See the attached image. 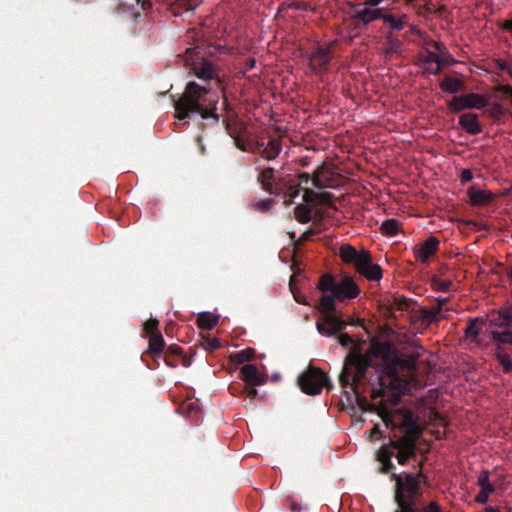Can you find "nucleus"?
Segmentation results:
<instances>
[{
	"mask_svg": "<svg viewBox=\"0 0 512 512\" xmlns=\"http://www.w3.org/2000/svg\"><path fill=\"white\" fill-rule=\"evenodd\" d=\"M218 97L212 96L210 89L194 81L189 82L183 94L174 102L175 117L184 120L193 114H200L203 119L213 118L217 123L216 113Z\"/></svg>",
	"mask_w": 512,
	"mask_h": 512,
	"instance_id": "nucleus-6",
	"label": "nucleus"
},
{
	"mask_svg": "<svg viewBox=\"0 0 512 512\" xmlns=\"http://www.w3.org/2000/svg\"><path fill=\"white\" fill-rule=\"evenodd\" d=\"M356 272L369 281H380L383 277L382 268L378 264L373 263L370 253L358 266Z\"/></svg>",
	"mask_w": 512,
	"mask_h": 512,
	"instance_id": "nucleus-18",
	"label": "nucleus"
},
{
	"mask_svg": "<svg viewBox=\"0 0 512 512\" xmlns=\"http://www.w3.org/2000/svg\"><path fill=\"white\" fill-rule=\"evenodd\" d=\"M430 420L433 423H435L437 425H441V426H446V424H447V422L444 419V417L439 412H437L436 410H432L430 412Z\"/></svg>",
	"mask_w": 512,
	"mask_h": 512,
	"instance_id": "nucleus-42",
	"label": "nucleus"
},
{
	"mask_svg": "<svg viewBox=\"0 0 512 512\" xmlns=\"http://www.w3.org/2000/svg\"><path fill=\"white\" fill-rule=\"evenodd\" d=\"M410 7L414 9L418 15H423L424 13H429L432 11L430 0L416 1V4L411 5Z\"/></svg>",
	"mask_w": 512,
	"mask_h": 512,
	"instance_id": "nucleus-38",
	"label": "nucleus"
},
{
	"mask_svg": "<svg viewBox=\"0 0 512 512\" xmlns=\"http://www.w3.org/2000/svg\"><path fill=\"white\" fill-rule=\"evenodd\" d=\"M273 200L272 199H264L258 202V207L262 210H268L272 207Z\"/></svg>",
	"mask_w": 512,
	"mask_h": 512,
	"instance_id": "nucleus-54",
	"label": "nucleus"
},
{
	"mask_svg": "<svg viewBox=\"0 0 512 512\" xmlns=\"http://www.w3.org/2000/svg\"><path fill=\"white\" fill-rule=\"evenodd\" d=\"M371 352L374 356L375 379L368 380L371 385V397L373 399L384 396L387 383L384 377L391 380L398 379V370L406 371L414 377L418 373V358L425 352L421 346L408 354L399 355L397 349L389 341L373 340L371 342Z\"/></svg>",
	"mask_w": 512,
	"mask_h": 512,
	"instance_id": "nucleus-2",
	"label": "nucleus"
},
{
	"mask_svg": "<svg viewBox=\"0 0 512 512\" xmlns=\"http://www.w3.org/2000/svg\"><path fill=\"white\" fill-rule=\"evenodd\" d=\"M378 414L386 427L399 429L402 435L391 439L389 445H382L377 452V460L381 463L383 473H389L395 468L391 458L394 451L395 457L400 465H405L410 459L416 457L417 442L422 436L423 428L419 423V416L411 409L398 408L389 411L382 405Z\"/></svg>",
	"mask_w": 512,
	"mask_h": 512,
	"instance_id": "nucleus-1",
	"label": "nucleus"
},
{
	"mask_svg": "<svg viewBox=\"0 0 512 512\" xmlns=\"http://www.w3.org/2000/svg\"><path fill=\"white\" fill-rule=\"evenodd\" d=\"M427 44L433 47L435 50L439 51L440 53H444L447 51L445 45L441 42L431 40Z\"/></svg>",
	"mask_w": 512,
	"mask_h": 512,
	"instance_id": "nucleus-51",
	"label": "nucleus"
},
{
	"mask_svg": "<svg viewBox=\"0 0 512 512\" xmlns=\"http://www.w3.org/2000/svg\"><path fill=\"white\" fill-rule=\"evenodd\" d=\"M502 28L510 33H512V18L504 21L502 24Z\"/></svg>",
	"mask_w": 512,
	"mask_h": 512,
	"instance_id": "nucleus-58",
	"label": "nucleus"
},
{
	"mask_svg": "<svg viewBox=\"0 0 512 512\" xmlns=\"http://www.w3.org/2000/svg\"><path fill=\"white\" fill-rule=\"evenodd\" d=\"M219 322V316L210 312H202L198 315L197 325L201 329L211 330Z\"/></svg>",
	"mask_w": 512,
	"mask_h": 512,
	"instance_id": "nucleus-26",
	"label": "nucleus"
},
{
	"mask_svg": "<svg viewBox=\"0 0 512 512\" xmlns=\"http://www.w3.org/2000/svg\"><path fill=\"white\" fill-rule=\"evenodd\" d=\"M190 65L194 75L199 79L206 81L218 78L216 66L204 57H197Z\"/></svg>",
	"mask_w": 512,
	"mask_h": 512,
	"instance_id": "nucleus-15",
	"label": "nucleus"
},
{
	"mask_svg": "<svg viewBox=\"0 0 512 512\" xmlns=\"http://www.w3.org/2000/svg\"><path fill=\"white\" fill-rule=\"evenodd\" d=\"M240 379L248 386H258L265 382L257 367L253 364H245L239 372Z\"/></svg>",
	"mask_w": 512,
	"mask_h": 512,
	"instance_id": "nucleus-20",
	"label": "nucleus"
},
{
	"mask_svg": "<svg viewBox=\"0 0 512 512\" xmlns=\"http://www.w3.org/2000/svg\"><path fill=\"white\" fill-rule=\"evenodd\" d=\"M496 489V480H492L490 484L481 487V491L486 493L488 496L492 494Z\"/></svg>",
	"mask_w": 512,
	"mask_h": 512,
	"instance_id": "nucleus-50",
	"label": "nucleus"
},
{
	"mask_svg": "<svg viewBox=\"0 0 512 512\" xmlns=\"http://www.w3.org/2000/svg\"><path fill=\"white\" fill-rule=\"evenodd\" d=\"M243 394H245L246 397H248L250 399H254L258 395V392L255 389V386L246 385L243 387Z\"/></svg>",
	"mask_w": 512,
	"mask_h": 512,
	"instance_id": "nucleus-46",
	"label": "nucleus"
},
{
	"mask_svg": "<svg viewBox=\"0 0 512 512\" xmlns=\"http://www.w3.org/2000/svg\"><path fill=\"white\" fill-rule=\"evenodd\" d=\"M391 479L395 481L394 501L397 509L394 512H443L435 501L421 504L422 484L428 485V478L421 469L418 472L392 473Z\"/></svg>",
	"mask_w": 512,
	"mask_h": 512,
	"instance_id": "nucleus-5",
	"label": "nucleus"
},
{
	"mask_svg": "<svg viewBox=\"0 0 512 512\" xmlns=\"http://www.w3.org/2000/svg\"><path fill=\"white\" fill-rule=\"evenodd\" d=\"M337 286V281L335 280L334 276L332 274H324L320 277L319 283H318V289L324 292L325 294L327 292H330L331 294H335Z\"/></svg>",
	"mask_w": 512,
	"mask_h": 512,
	"instance_id": "nucleus-27",
	"label": "nucleus"
},
{
	"mask_svg": "<svg viewBox=\"0 0 512 512\" xmlns=\"http://www.w3.org/2000/svg\"><path fill=\"white\" fill-rule=\"evenodd\" d=\"M463 82L460 79L446 76L440 83V87L443 91L455 94L463 88Z\"/></svg>",
	"mask_w": 512,
	"mask_h": 512,
	"instance_id": "nucleus-28",
	"label": "nucleus"
},
{
	"mask_svg": "<svg viewBox=\"0 0 512 512\" xmlns=\"http://www.w3.org/2000/svg\"><path fill=\"white\" fill-rule=\"evenodd\" d=\"M144 327V331L149 335L151 336L152 334L154 333H161L159 330H158V320L156 319H149L148 321H146L143 325Z\"/></svg>",
	"mask_w": 512,
	"mask_h": 512,
	"instance_id": "nucleus-40",
	"label": "nucleus"
},
{
	"mask_svg": "<svg viewBox=\"0 0 512 512\" xmlns=\"http://www.w3.org/2000/svg\"><path fill=\"white\" fill-rule=\"evenodd\" d=\"M295 219L302 224H306L311 221L312 209L304 204H299L294 208Z\"/></svg>",
	"mask_w": 512,
	"mask_h": 512,
	"instance_id": "nucleus-30",
	"label": "nucleus"
},
{
	"mask_svg": "<svg viewBox=\"0 0 512 512\" xmlns=\"http://www.w3.org/2000/svg\"><path fill=\"white\" fill-rule=\"evenodd\" d=\"M282 135L269 137L268 142L263 144L262 158L268 161L276 159L282 151Z\"/></svg>",
	"mask_w": 512,
	"mask_h": 512,
	"instance_id": "nucleus-22",
	"label": "nucleus"
},
{
	"mask_svg": "<svg viewBox=\"0 0 512 512\" xmlns=\"http://www.w3.org/2000/svg\"><path fill=\"white\" fill-rule=\"evenodd\" d=\"M129 7H134L135 5H140L143 10H147L151 8L152 3L150 0H130L129 2L125 3Z\"/></svg>",
	"mask_w": 512,
	"mask_h": 512,
	"instance_id": "nucleus-44",
	"label": "nucleus"
},
{
	"mask_svg": "<svg viewBox=\"0 0 512 512\" xmlns=\"http://www.w3.org/2000/svg\"><path fill=\"white\" fill-rule=\"evenodd\" d=\"M431 63L442 64L443 58L440 54L427 50V55L420 58V65L425 66Z\"/></svg>",
	"mask_w": 512,
	"mask_h": 512,
	"instance_id": "nucleus-35",
	"label": "nucleus"
},
{
	"mask_svg": "<svg viewBox=\"0 0 512 512\" xmlns=\"http://www.w3.org/2000/svg\"><path fill=\"white\" fill-rule=\"evenodd\" d=\"M439 244L435 236L428 237L422 244L413 248L416 258L422 263H428L430 257L438 251Z\"/></svg>",
	"mask_w": 512,
	"mask_h": 512,
	"instance_id": "nucleus-17",
	"label": "nucleus"
},
{
	"mask_svg": "<svg viewBox=\"0 0 512 512\" xmlns=\"http://www.w3.org/2000/svg\"><path fill=\"white\" fill-rule=\"evenodd\" d=\"M383 1H384V0H365L364 5L371 6V7H377V8H380V7H379V5H380Z\"/></svg>",
	"mask_w": 512,
	"mask_h": 512,
	"instance_id": "nucleus-56",
	"label": "nucleus"
},
{
	"mask_svg": "<svg viewBox=\"0 0 512 512\" xmlns=\"http://www.w3.org/2000/svg\"><path fill=\"white\" fill-rule=\"evenodd\" d=\"M400 223L397 219L390 218L382 222L380 230L383 235L395 236L399 232Z\"/></svg>",
	"mask_w": 512,
	"mask_h": 512,
	"instance_id": "nucleus-31",
	"label": "nucleus"
},
{
	"mask_svg": "<svg viewBox=\"0 0 512 512\" xmlns=\"http://www.w3.org/2000/svg\"><path fill=\"white\" fill-rule=\"evenodd\" d=\"M488 104L487 99L480 94L468 93L455 96L449 103V108L453 112H460L464 109H481Z\"/></svg>",
	"mask_w": 512,
	"mask_h": 512,
	"instance_id": "nucleus-10",
	"label": "nucleus"
},
{
	"mask_svg": "<svg viewBox=\"0 0 512 512\" xmlns=\"http://www.w3.org/2000/svg\"><path fill=\"white\" fill-rule=\"evenodd\" d=\"M430 309H431V310H433V312H435V315H436V316H437V318L439 319L440 314H441V312H442V310H443V307H442V306H440L438 303H436V305H435V306H433V307H431Z\"/></svg>",
	"mask_w": 512,
	"mask_h": 512,
	"instance_id": "nucleus-59",
	"label": "nucleus"
},
{
	"mask_svg": "<svg viewBox=\"0 0 512 512\" xmlns=\"http://www.w3.org/2000/svg\"><path fill=\"white\" fill-rule=\"evenodd\" d=\"M182 348L176 344L170 345L164 354L170 355L172 357H180L182 355Z\"/></svg>",
	"mask_w": 512,
	"mask_h": 512,
	"instance_id": "nucleus-45",
	"label": "nucleus"
},
{
	"mask_svg": "<svg viewBox=\"0 0 512 512\" xmlns=\"http://www.w3.org/2000/svg\"><path fill=\"white\" fill-rule=\"evenodd\" d=\"M468 195L471 204L474 206L487 204L493 199V194L491 192L480 190L475 187L468 189Z\"/></svg>",
	"mask_w": 512,
	"mask_h": 512,
	"instance_id": "nucleus-25",
	"label": "nucleus"
},
{
	"mask_svg": "<svg viewBox=\"0 0 512 512\" xmlns=\"http://www.w3.org/2000/svg\"><path fill=\"white\" fill-rule=\"evenodd\" d=\"M473 179V173L471 170L469 169H464L462 172H461V175H460V180L462 183H466V182H469Z\"/></svg>",
	"mask_w": 512,
	"mask_h": 512,
	"instance_id": "nucleus-49",
	"label": "nucleus"
},
{
	"mask_svg": "<svg viewBox=\"0 0 512 512\" xmlns=\"http://www.w3.org/2000/svg\"><path fill=\"white\" fill-rule=\"evenodd\" d=\"M383 9L384 7L377 8L364 5L363 8H358L355 10L354 19L358 23L368 25L373 21L381 19Z\"/></svg>",
	"mask_w": 512,
	"mask_h": 512,
	"instance_id": "nucleus-19",
	"label": "nucleus"
},
{
	"mask_svg": "<svg viewBox=\"0 0 512 512\" xmlns=\"http://www.w3.org/2000/svg\"><path fill=\"white\" fill-rule=\"evenodd\" d=\"M489 496L482 492L481 490L478 492V494L475 496V502L479 504H486L488 502Z\"/></svg>",
	"mask_w": 512,
	"mask_h": 512,
	"instance_id": "nucleus-53",
	"label": "nucleus"
},
{
	"mask_svg": "<svg viewBox=\"0 0 512 512\" xmlns=\"http://www.w3.org/2000/svg\"><path fill=\"white\" fill-rule=\"evenodd\" d=\"M402 51V42L396 38H393L391 35L387 37V46L385 48V52L388 55L398 54Z\"/></svg>",
	"mask_w": 512,
	"mask_h": 512,
	"instance_id": "nucleus-33",
	"label": "nucleus"
},
{
	"mask_svg": "<svg viewBox=\"0 0 512 512\" xmlns=\"http://www.w3.org/2000/svg\"><path fill=\"white\" fill-rule=\"evenodd\" d=\"M369 253L370 252L365 249L358 251L350 244H342L338 254L345 264L352 265L356 270Z\"/></svg>",
	"mask_w": 512,
	"mask_h": 512,
	"instance_id": "nucleus-16",
	"label": "nucleus"
},
{
	"mask_svg": "<svg viewBox=\"0 0 512 512\" xmlns=\"http://www.w3.org/2000/svg\"><path fill=\"white\" fill-rule=\"evenodd\" d=\"M338 342L342 347H350L348 354L345 357L343 369L339 375V383L347 395V399L353 395L357 403L363 408L370 405L365 397L360 395V388L366 385L367 372L369 368L374 367V356H372L371 349L368 353L363 354L359 344H356L352 337L347 333L338 332Z\"/></svg>",
	"mask_w": 512,
	"mask_h": 512,
	"instance_id": "nucleus-4",
	"label": "nucleus"
},
{
	"mask_svg": "<svg viewBox=\"0 0 512 512\" xmlns=\"http://www.w3.org/2000/svg\"><path fill=\"white\" fill-rule=\"evenodd\" d=\"M484 512H500L497 508H494L492 506H488L485 508Z\"/></svg>",
	"mask_w": 512,
	"mask_h": 512,
	"instance_id": "nucleus-64",
	"label": "nucleus"
},
{
	"mask_svg": "<svg viewBox=\"0 0 512 512\" xmlns=\"http://www.w3.org/2000/svg\"><path fill=\"white\" fill-rule=\"evenodd\" d=\"M336 297L334 294L324 293L319 300L320 319L316 322V329L322 335L331 337L343 331L348 322L335 315Z\"/></svg>",
	"mask_w": 512,
	"mask_h": 512,
	"instance_id": "nucleus-7",
	"label": "nucleus"
},
{
	"mask_svg": "<svg viewBox=\"0 0 512 512\" xmlns=\"http://www.w3.org/2000/svg\"><path fill=\"white\" fill-rule=\"evenodd\" d=\"M317 199H318V193H316L315 191H313L309 188L304 189V193H303L304 202L314 203Z\"/></svg>",
	"mask_w": 512,
	"mask_h": 512,
	"instance_id": "nucleus-41",
	"label": "nucleus"
},
{
	"mask_svg": "<svg viewBox=\"0 0 512 512\" xmlns=\"http://www.w3.org/2000/svg\"><path fill=\"white\" fill-rule=\"evenodd\" d=\"M459 125L469 134L477 135L482 132V126L478 115L475 113H464L459 117Z\"/></svg>",
	"mask_w": 512,
	"mask_h": 512,
	"instance_id": "nucleus-23",
	"label": "nucleus"
},
{
	"mask_svg": "<svg viewBox=\"0 0 512 512\" xmlns=\"http://www.w3.org/2000/svg\"><path fill=\"white\" fill-rule=\"evenodd\" d=\"M420 317L422 321L427 324H430L438 320L437 316L435 315V312H433V310H431L430 308H422L420 310Z\"/></svg>",
	"mask_w": 512,
	"mask_h": 512,
	"instance_id": "nucleus-39",
	"label": "nucleus"
},
{
	"mask_svg": "<svg viewBox=\"0 0 512 512\" xmlns=\"http://www.w3.org/2000/svg\"><path fill=\"white\" fill-rule=\"evenodd\" d=\"M276 188H279V194H275L276 196H282V194L286 193V189H292V187H296V183L293 180L291 175H286L282 177H276L275 180Z\"/></svg>",
	"mask_w": 512,
	"mask_h": 512,
	"instance_id": "nucleus-32",
	"label": "nucleus"
},
{
	"mask_svg": "<svg viewBox=\"0 0 512 512\" xmlns=\"http://www.w3.org/2000/svg\"><path fill=\"white\" fill-rule=\"evenodd\" d=\"M492 480H490V473L488 470H483L478 476L477 484L480 488L484 485L490 484Z\"/></svg>",
	"mask_w": 512,
	"mask_h": 512,
	"instance_id": "nucleus-43",
	"label": "nucleus"
},
{
	"mask_svg": "<svg viewBox=\"0 0 512 512\" xmlns=\"http://www.w3.org/2000/svg\"><path fill=\"white\" fill-rule=\"evenodd\" d=\"M381 435V431L379 429V426L378 425H375L373 427V429L371 430V437L372 438H375V439H378Z\"/></svg>",
	"mask_w": 512,
	"mask_h": 512,
	"instance_id": "nucleus-57",
	"label": "nucleus"
},
{
	"mask_svg": "<svg viewBox=\"0 0 512 512\" xmlns=\"http://www.w3.org/2000/svg\"><path fill=\"white\" fill-rule=\"evenodd\" d=\"M431 285L437 291L446 292L452 286V281L448 279H441L437 276H433L431 279Z\"/></svg>",
	"mask_w": 512,
	"mask_h": 512,
	"instance_id": "nucleus-34",
	"label": "nucleus"
},
{
	"mask_svg": "<svg viewBox=\"0 0 512 512\" xmlns=\"http://www.w3.org/2000/svg\"><path fill=\"white\" fill-rule=\"evenodd\" d=\"M165 340L161 333H154L149 336L148 349L146 353L150 354L153 358L160 357L164 352Z\"/></svg>",
	"mask_w": 512,
	"mask_h": 512,
	"instance_id": "nucleus-24",
	"label": "nucleus"
},
{
	"mask_svg": "<svg viewBox=\"0 0 512 512\" xmlns=\"http://www.w3.org/2000/svg\"><path fill=\"white\" fill-rule=\"evenodd\" d=\"M448 301H449L448 297H439L436 299V303H438L442 307H444Z\"/></svg>",
	"mask_w": 512,
	"mask_h": 512,
	"instance_id": "nucleus-62",
	"label": "nucleus"
},
{
	"mask_svg": "<svg viewBox=\"0 0 512 512\" xmlns=\"http://www.w3.org/2000/svg\"><path fill=\"white\" fill-rule=\"evenodd\" d=\"M487 326V332L493 343H496L494 356L502 366L505 373L512 372V360L509 352L503 345H509L512 353V304L502 306L487 313L485 318L475 317L469 319L464 330L465 337L472 342L480 344L479 339L482 328Z\"/></svg>",
	"mask_w": 512,
	"mask_h": 512,
	"instance_id": "nucleus-3",
	"label": "nucleus"
},
{
	"mask_svg": "<svg viewBox=\"0 0 512 512\" xmlns=\"http://www.w3.org/2000/svg\"><path fill=\"white\" fill-rule=\"evenodd\" d=\"M256 351L254 348H246L230 355V360L236 364H243L254 359Z\"/></svg>",
	"mask_w": 512,
	"mask_h": 512,
	"instance_id": "nucleus-29",
	"label": "nucleus"
},
{
	"mask_svg": "<svg viewBox=\"0 0 512 512\" xmlns=\"http://www.w3.org/2000/svg\"><path fill=\"white\" fill-rule=\"evenodd\" d=\"M291 7H294L296 9H306L307 4L306 3H293V4H291Z\"/></svg>",
	"mask_w": 512,
	"mask_h": 512,
	"instance_id": "nucleus-63",
	"label": "nucleus"
},
{
	"mask_svg": "<svg viewBox=\"0 0 512 512\" xmlns=\"http://www.w3.org/2000/svg\"><path fill=\"white\" fill-rule=\"evenodd\" d=\"M228 389L231 392V394H233V395L243 394V387H241V385H239V384H231V385H229Z\"/></svg>",
	"mask_w": 512,
	"mask_h": 512,
	"instance_id": "nucleus-55",
	"label": "nucleus"
},
{
	"mask_svg": "<svg viewBox=\"0 0 512 512\" xmlns=\"http://www.w3.org/2000/svg\"><path fill=\"white\" fill-rule=\"evenodd\" d=\"M333 195L329 192L318 193V199L325 204H330L332 201Z\"/></svg>",
	"mask_w": 512,
	"mask_h": 512,
	"instance_id": "nucleus-52",
	"label": "nucleus"
},
{
	"mask_svg": "<svg viewBox=\"0 0 512 512\" xmlns=\"http://www.w3.org/2000/svg\"><path fill=\"white\" fill-rule=\"evenodd\" d=\"M202 347L208 351H215L220 348V340L216 337L204 336L201 342Z\"/></svg>",
	"mask_w": 512,
	"mask_h": 512,
	"instance_id": "nucleus-37",
	"label": "nucleus"
},
{
	"mask_svg": "<svg viewBox=\"0 0 512 512\" xmlns=\"http://www.w3.org/2000/svg\"><path fill=\"white\" fill-rule=\"evenodd\" d=\"M186 1H187L188 9L195 8L201 2V0H186Z\"/></svg>",
	"mask_w": 512,
	"mask_h": 512,
	"instance_id": "nucleus-60",
	"label": "nucleus"
},
{
	"mask_svg": "<svg viewBox=\"0 0 512 512\" xmlns=\"http://www.w3.org/2000/svg\"><path fill=\"white\" fill-rule=\"evenodd\" d=\"M380 20H382L389 29L401 31L408 22V15L404 13L400 7L392 5L391 7H384Z\"/></svg>",
	"mask_w": 512,
	"mask_h": 512,
	"instance_id": "nucleus-12",
	"label": "nucleus"
},
{
	"mask_svg": "<svg viewBox=\"0 0 512 512\" xmlns=\"http://www.w3.org/2000/svg\"><path fill=\"white\" fill-rule=\"evenodd\" d=\"M426 73L437 75L441 72L442 64H436L435 67L430 66V64L422 66Z\"/></svg>",
	"mask_w": 512,
	"mask_h": 512,
	"instance_id": "nucleus-47",
	"label": "nucleus"
},
{
	"mask_svg": "<svg viewBox=\"0 0 512 512\" xmlns=\"http://www.w3.org/2000/svg\"><path fill=\"white\" fill-rule=\"evenodd\" d=\"M298 179L301 183L307 184L309 181L312 182V185L317 189H323L327 187V182L332 181V174H328V169L325 163L320 165L314 172L313 175L310 176L307 172H302L298 175Z\"/></svg>",
	"mask_w": 512,
	"mask_h": 512,
	"instance_id": "nucleus-13",
	"label": "nucleus"
},
{
	"mask_svg": "<svg viewBox=\"0 0 512 512\" xmlns=\"http://www.w3.org/2000/svg\"><path fill=\"white\" fill-rule=\"evenodd\" d=\"M225 128L229 136L234 140L235 146L239 150L259 154L262 157V147L264 142L243 139L240 135L241 129L238 128L236 124L227 122Z\"/></svg>",
	"mask_w": 512,
	"mask_h": 512,
	"instance_id": "nucleus-11",
	"label": "nucleus"
},
{
	"mask_svg": "<svg viewBox=\"0 0 512 512\" xmlns=\"http://www.w3.org/2000/svg\"><path fill=\"white\" fill-rule=\"evenodd\" d=\"M334 43L327 46H319L317 49L308 56L309 67L316 75H322L328 70V65L332 60L331 49Z\"/></svg>",
	"mask_w": 512,
	"mask_h": 512,
	"instance_id": "nucleus-9",
	"label": "nucleus"
},
{
	"mask_svg": "<svg viewBox=\"0 0 512 512\" xmlns=\"http://www.w3.org/2000/svg\"><path fill=\"white\" fill-rule=\"evenodd\" d=\"M360 288L351 276H344L340 281H337V286L334 296L338 301L346 299H354L359 296Z\"/></svg>",
	"mask_w": 512,
	"mask_h": 512,
	"instance_id": "nucleus-14",
	"label": "nucleus"
},
{
	"mask_svg": "<svg viewBox=\"0 0 512 512\" xmlns=\"http://www.w3.org/2000/svg\"><path fill=\"white\" fill-rule=\"evenodd\" d=\"M177 358L178 357H172L167 354H164V357H163L165 364L172 368H176L178 366Z\"/></svg>",
	"mask_w": 512,
	"mask_h": 512,
	"instance_id": "nucleus-48",
	"label": "nucleus"
},
{
	"mask_svg": "<svg viewBox=\"0 0 512 512\" xmlns=\"http://www.w3.org/2000/svg\"><path fill=\"white\" fill-rule=\"evenodd\" d=\"M275 169L272 167L264 168L257 176V181L262 189L269 194H279V188L275 186Z\"/></svg>",
	"mask_w": 512,
	"mask_h": 512,
	"instance_id": "nucleus-21",
	"label": "nucleus"
},
{
	"mask_svg": "<svg viewBox=\"0 0 512 512\" xmlns=\"http://www.w3.org/2000/svg\"><path fill=\"white\" fill-rule=\"evenodd\" d=\"M442 54H443V55H441V56H442V58H443V63H442V65H443V64H449V63H450V60H452V58H451L450 54H449L447 51H446V52H444V53H442Z\"/></svg>",
	"mask_w": 512,
	"mask_h": 512,
	"instance_id": "nucleus-61",
	"label": "nucleus"
},
{
	"mask_svg": "<svg viewBox=\"0 0 512 512\" xmlns=\"http://www.w3.org/2000/svg\"><path fill=\"white\" fill-rule=\"evenodd\" d=\"M327 375L320 369L309 367L298 377V385L302 392L308 395L319 394L323 387L330 388Z\"/></svg>",
	"mask_w": 512,
	"mask_h": 512,
	"instance_id": "nucleus-8",
	"label": "nucleus"
},
{
	"mask_svg": "<svg viewBox=\"0 0 512 512\" xmlns=\"http://www.w3.org/2000/svg\"><path fill=\"white\" fill-rule=\"evenodd\" d=\"M301 187L299 184H296V187H292V189H286V193L282 194L284 197V205L286 207L292 205L294 200L300 194Z\"/></svg>",
	"mask_w": 512,
	"mask_h": 512,
	"instance_id": "nucleus-36",
	"label": "nucleus"
}]
</instances>
